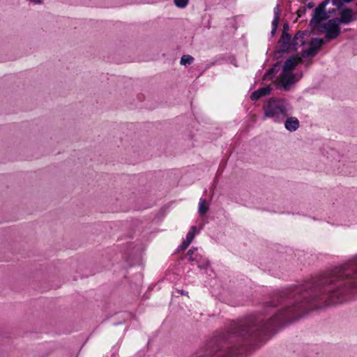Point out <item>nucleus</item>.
I'll return each mask as SVG.
<instances>
[{
  "mask_svg": "<svg viewBox=\"0 0 357 357\" xmlns=\"http://www.w3.org/2000/svg\"><path fill=\"white\" fill-rule=\"evenodd\" d=\"M322 287L313 299L328 304L341 301L357 288V255L335 268L321 282Z\"/></svg>",
  "mask_w": 357,
  "mask_h": 357,
  "instance_id": "nucleus-1",
  "label": "nucleus"
},
{
  "mask_svg": "<svg viewBox=\"0 0 357 357\" xmlns=\"http://www.w3.org/2000/svg\"><path fill=\"white\" fill-rule=\"evenodd\" d=\"M301 299V296L297 295V294H294V301L286 303L280 311L271 319V322L268 324H263L259 326V321H250L246 324H241L239 326L240 334L244 335L255 332L261 328L268 327V326H271L277 321H290L293 318L301 316V311L308 308L307 305L309 303L308 300L305 301H302L298 303Z\"/></svg>",
  "mask_w": 357,
  "mask_h": 357,
  "instance_id": "nucleus-2",
  "label": "nucleus"
},
{
  "mask_svg": "<svg viewBox=\"0 0 357 357\" xmlns=\"http://www.w3.org/2000/svg\"><path fill=\"white\" fill-rule=\"evenodd\" d=\"M263 119H270L275 123L283 122L286 117L291 113L290 105L280 98H270L263 107Z\"/></svg>",
  "mask_w": 357,
  "mask_h": 357,
  "instance_id": "nucleus-3",
  "label": "nucleus"
},
{
  "mask_svg": "<svg viewBox=\"0 0 357 357\" xmlns=\"http://www.w3.org/2000/svg\"><path fill=\"white\" fill-rule=\"evenodd\" d=\"M301 62V56H294L288 59L282 66V70L278 77V84L285 91L289 90L291 86L298 82L302 77V73H293V70Z\"/></svg>",
  "mask_w": 357,
  "mask_h": 357,
  "instance_id": "nucleus-4",
  "label": "nucleus"
},
{
  "mask_svg": "<svg viewBox=\"0 0 357 357\" xmlns=\"http://www.w3.org/2000/svg\"><path fill=\"white\" fill-rule=\"evenodd\" d=\"M356 20H357V13H355L351 8L342 10L340 18H334L327 22V24L325 26L326 38L331 40L339 36L340 33V24H348Z\"/></svg>",
  "mask_w": 357,
  "mask_h": 357,
  "instance_id": "nucleus-5",
  "label": "nucleus"
},
{
  "mask_svg": "<svg viewBox=\"0 0 357 357\" xmlns=\"http://www.w3.org/2000/svg\"><path fill=\"white\" fill-rule=\"evenodd\" d=\"M329 1L330 0H325L315 8L314 15L310 21V25L314 31L326 33L325 26L327 22H324L331 17V13H332L331 10L326 11V6ZM334 12L335 10H333V13Z\"/></svg>",
  "mask_w": 357,
  "mask_h": 357,
  "instance_id": "nucleus-6",
  "label": "nucleus"
},
{
  "mask_svg": "<svg viewBox=\"0 0 357 357\" xmlns=\"http://www.w3.org/2000/svg\"><path fill=\"white\" fill-rule=\"evenodd\" d=\"M324 40L320 38H313L305 45L306 47L301 52V57L314 56L321 49Z\"/></svg>",
  "mask_w": 357,
  "mask_h": 357,
  "instance_id": "nucleus-7",
  "label": "nucleus"
},
{
  "mask_svg": "<svg viewBox=\"0 0 357 357\" xmlns=\"http://www.w3.org/2000/svg\"><path fill=\"white\" fill-rule=\"evenodd\" d=\"M188 255L189 256V260L195 262L199 268H206L209 266L208 260L197 252V248L189 250Z\"/></svg>",
  "mask_w": 357,
  "mask_h": 357,
  "instance_id": "nucleus-8",
  "label": "nucleus"
},
{
  "mask_svg": "<svg viewBox=\"0 0 357 357\" xmlns=\"http://www.w3.org/2000/svg\"><path fill=\"white\" fill-rule=\"evenodd\" d=\"M305 33L303 32H297V33L294 36V38L291 40L289 52L296 51L297 50L298 47H301L305 44Z\"/></svg>",
  "mask_w": 357,
  "mask_h": 357,
  "instance_id": "nucleus-9",
  "label": "nucleus"
},
{
  "mask_svg": "<svg viewBox=\"0 0 357 357\" xmlns=\"http://www.w3.org/2000/svg\"><path fill=\"white\" fill-rule=\"evenodd\" d=\"M284 127L289 132H294L299 127V121L296 117H287L285 118Z\"/></svg>",
  "mask_w": 357,
  "mask_h": 357,
  "instance_id": "nucleus-10",
  "label": "nucleus"
},
{
  "mask_svg": "<svg viewBox=\"0 0 357 357\" xmlns=\"http://www.w3.org/2000/svg\"><path fill=\"white\" fill-rule=\"evenodd\" d=\"M291 42V40L290 35L289 33H287L284 31H283L281 38L279 41L281 51H282V52L289 51V52Z\"/></svg>",
  "mask_w": 357,
  "mask_h": 357,
  "instance_id": "nucleus-11",
  "label": "nucleus"
},
{
  "mask_svg": "<svg viewBox=\"0 0 357 357\" xmlns=\"http://www.w3.org/2000/svg\"><path fill=\"white\" fill-rule=\"evenodd\" d=\"M271 90H272V88L270 86H266L265 87H262L261 89H259L258 90L254 91L251 94L250 98L252 100H257L259 98L269 94Z\"/></svg>",
  "mask_w": 357,
  "mask_h": 357,
  "instance_id": "nucleus-12",
  "label": "nucleus"
},
{
  "mask_svg": "<svg viewBox=\"0 0 357 357\" xmlns=\"http://www.w3.org/2000/svg\"><path fill=\"white\" fill-rule=\"evenodd\" d=\"M273 13H274V17L272 21L271 25H272V30H271V35L273 36L275 33V31L278 29V21L280 18V11L279 6L277 5L274 9H273Z\"/></svg>",
  "mask_w": 357,
  "mask_h": 357,
  "instance_id": "nucleus-13",
  "label": "nucleus"
},
{
  "mask_svg": "<svg viewBox=\"0 0 357 357\" xmlns=\"http://www.w3.org/2000/svg\"><path fill=\"white\" fill-rule=\"evenodd\" d=\"M197 231V228L195 226H192L190 229V231L188 232L186 235V238L185 240V245L188 246L191 242L193 241L195 233Z\"/></svg>",
  "mask_w": 357,
  "mask_h": 357,
  "instance_id": "nucleus-14",
  "label": "nucleus"
},
{
  "mask_svg": "<svg viewBox=\"0 0 357 357\" xmlns=\"http://www.w3.org/2000/svg\"><path fill=\"white\" fill-rule=\"evenodd\" d=\"M208 210V206L206 204V201L205 199H200L199 202V213L201 215L205 214Z\"/></svg>",
  "mask_w": 357,
  "mask_h": 357,
  "instance_id": "nucleus-15",
  "label": "nucleus"
},
{
  "mask_svg": "<svg viewBox=\"0 0 357 357\" xmlns=\"http://www.w3.org/2000/svg\"><path fill=\"white\" fill-rule=\"evenodd\" d=\"M193 61L194 58L192 56L188 54L183 55L181 59L180 64L186 66L191 64Z\"/></svg>",
  "mask_w": 357,
  "mask_h": 357,
  "instance_id": "nucleus-16",
  "label": "nucleus"
},
{
  "mask_svg": "<svg viewBox=\"0 0 357 357\" xmlns=\"http://www.w3.org/2000/svg\"><path fill=\"white\" fill-rule=\"evenodd\" d=\"M190 0H174V3L178 8H185L189 4Z\"/></svg>",
  "mask_w": 357,
  "mask_h": 357,
  "instance_id": "nucleus-17",
  "label": "nucleus"
},
{
  "mask_svg": "<svg viewBox=\"0 0 357 357\" xmlns=\"http://www.w3.org/2000/svg\"><path fill=\"white\" fill-rule=\"evenodd\" d=\"M352 1L353 0H331L333 5L337 7L338 8H340L342 6L343 2L349 3Z\"/></svg>",
  "mask_w": 357,
  "mask_h": 357,
  "instance_id": "nucleus-18",
  "label": "nucleus"
},
{
  "mask_svg": "<svg viewBox=\"0 0 357 357\" xmlns=\"http://www.w3.org/2000/svg\"><path fill=\"white\" fill-rule=\"evenodd\" d=\"M276 67L277 66H275L268 70V72L264 76V80L269 79L272 78V76L273 75V74L275 73V72L276 70Z\"/></svg>",
  "mask_w": 357,
  "mask_h": 357,
  "instance_id": "nucleus-19",
  "label": "nucleus"
},
{
  "mask_svg": "<svg viewBox=\"0 0 357 357\" xmlns=\"http://www.w3.org/2000/svg\"><path fill=\"white\" fill-rule=\"evenodd\" d=\"M45 0H26L28 3L33 5H41Z\"/></svg>",
  "mask_w": 357,
  "mask_h": 357,
  "instance_id": "nucleus-20",
  "label": "nucleus"
},
{
  "mask_svg": "<svg viewBox=\"0 0 357 357\" xmlns=\"http://www.w3.org/2000/svg\"><path fill=\"white\" fill-rule=\"evenodd\" d=\"M188 246L185 245V241L183 242L182 245L180 246L181 250H183L187 248Z\"/></svg>",
  "mask_w": 357,
  "mask_h": 357,
  "instance_id": "nucleus-21",
  "label": "nucleus"
}]
</instances>
